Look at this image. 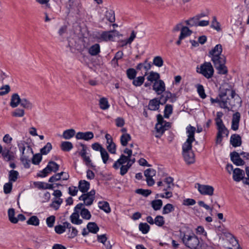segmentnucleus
I'll list each match as a JSON object with an SVG mask.
<instances>
[{
  "instance_id": "nucleus-39",
  "label": "nucleus",
  "mask_w": 249,
  "mask_h": 249,
  "mask_svg": "<svg viewBox=\"0 0 249 249\" xmlns=\"http://www.w3.org/2000/svg\"><path fill=\"white\" fill-rule=\"evenodd\" d=\"M99 106L100 108L103 110L107 109L109 107L107 100L104 97L100 99L99 101Z\"/></svg>"
},
{
  "instance_id": "nucleus-15",
  "label": "nucleus",
  "mask_w": 249,
  "mask_h": 249,
  "mask_svg": "<svg viewBox=\"0 0 249 249\" xmlns=\"http://www.w3.org/2000/svg\"><path fill=\"white\" fill-rule=\"evenodd\" d=\"M51 164H53L55 166V167H56V169L55 170V171L58 170L59 167V165L54 161H51L48 163L47 167L45 168L42 171H41L40 173L38 174L37 176L42 178L45 177L51 172H52L53 169L51 168L50 166Z\"/></svg>"
},
{
  "instance_id": "nucleus-46",
  "label": "nucleus",
  "mask_w": 249,
  "mask_h": 249,
  "mask_svg": "<svg viewBox=\"0 0 249 249\" xmlns=\"http://www.w3.org/2000/svg\"><path fill=\"white\" fill-rule=\"evenodd\" d=\"M173 106L171 105H166L164 110V116L166 118H168L169 116L172 113Z\"/></svg>"
},
{
  "instance_id": "nucleus-28",
  "label": "nucleus",
  "mask_w": 249,
  "mask_h": 249,
  "mask_svg": "<svg viewBox=\"0 0 249 249\" xmlns=\"http://www.w3.org/2000/svg\"><path fill=\"white\" fill-rule=\"evenodd\" d=\"M192 33V31L190 30L188 27H182L180 34V39H183L185 37L190 36Z\"/></svg>"
},
{
  "instance_id": "nucleus-49",
  "label": "nucleus",
  "mask_w": 249,
  "mask_h": 249,
  "mask_svg": "<svg viewBox=\"0 0 249 249\" xmlns=\"http://www.w3.org/2000/svg\"><path fill=\"white\" fill-rule=\"evenodd\" d=\"M52 149V146L50 142H47L46 145L40 149V153L42 155L47 154Z\"/></svg>"
},
{
  "instance_id": "nucleus-60",
  "label": "nucleus",
  "mask_w": 249,
  "mask_h": 249,
  "mask_svg": "<svg viewBox=\"0 0 249 249\" xmlns=\"http://www.w3.org/2000/svg\"><path fill=\"white\" fill-rule=\"evenodd\" d=\"M197 92L200 96V97L202 99L205 98L206 97V95L204 92V89L202 85H198L197 86Z\"/></svg>"
},
{
  "instance_id": "nucleus-17",
  "label": "nucleus",
  "mask_w": 249,
  "mask_h": 249,
  "mask_svg": "<svg viewBox=\"0 0 249 249\" xmlns=\"http://www.w3.org/2000/svg\"><path fill=\"white\" fill-rule=\"evenodd\" d=\"M233 179L236 182H239L241 180L243 181L245 177V172L244 170L236 168L234 169L232 173Z\"/></svg>"
},
{
  "instance_id": "nucleus-10",
  "label": "nucleus",
  "mask_w": 249,
  "mask_h": 249,
  "mask_svg": "<svg viewBox=\"0 0 249 249\" xmlns=\"http://www.w3.org/2000/svg\"><path fill=\"white\" fill-rule=\"evenodd\" d=\"M16 181V171L12 170L9 172V182L4 184L3 190L5 194H9L12 189L13 182Z\"/></svg>"
},
{
  "instance_id": "nucleus-1",
  "label": "nucleus",
  "mask_w": 249,
  "mask_h": 249,
  "mask_svg": "<svg viewBox=\"0 0 249 249\" xmlns=\"http://www.w3.org/2000/svg\"><path fill=\"white\" fill-rule=\"evenodd\" d=\"M196 127L189 125L186 128L187 139L182 145V154L184 159L188 164H193L195 161V154L192 150V142L195 141Z\"/></svg>"
},
{
  "instance_id": "nucleus-22",
  "label": "nucleus",
  "mask_w": 249,
  "mask_h": 249,
  "mask_svg": "<svg viewBox=\"0 0 249 249\" xmlns=\"http://www.w3.org/2000/svg\"><path fill=\"white\" fill-rule=\"evenodd\" d=\"M230 143L233 147L240 146L242 144L241 138L238 134H233L230 139Z\"/></svg>"
},
{
  "instance_id": "nucleus-21",
  "label": "nucleus",
  "mask_w": 249,
  "mask_h": 249,
  "mask_svg": "<svg viewBox=\"0 0 249 249\" xmlns=\"http://www.w3.org/2000/svg\"><path fill=\"white\" fill-rule=\"evenodd\" d=\"M174 179L171 177H168L164 179V185L162 190H171L175 186L173 182Z\"/></svg>"
},
{
  "instance_id": "nucleus-9",
  "label": "nucleus",
  "mask_w": 249,
  "mask_h": 249,
  "mask_svg": "<svg viewBox=\"0 0 249 249\" xmlns=\"http://www.w3.org/2000/svg\"><path fill=\"white\" fill-rule=\"evenodd\" d=\"M199 73L206 78L209 79L213 77L214 70L210 62H204L200 66Z\"/></svg>"
},
{
  "instance_id": "nucleus-20",
  "label": "nucleus",
  "mask_w": 249,
  "mask_h": 249,
  "mask_svg": "<svg viewBox=\"0 0 249 249\" xmlns=\"http://www.w3.org/2000/svg\"><path fill=\"white\" fill-rule=\"evenodd\" d=\"M240 119V114L238 112H236L233 114L231 128L234 130L236 131L239 128V124Z\"/></svg>"
},
{
  "instance_id": "nucleus-35",
  "label": "nucleus",
  "mask_w": 249,
  "mask_h": 249,
  "mask_svg": "<svg viewBox=\"0 0 249 249\" xmlns=\"http://www.w3.org/2000/svg\"><path fill=\"white\" fill-rule=\"evenodd\" d=\"M61 148L64 151H70L73 148V145L70 142H63L61 144Z\"/></svg>"
},
{
  "instance_id": "nucleus-54",
  "label": "nucleus",
  "mask_w": 249,
  "mask_h": 249,
  "mask_svg": "<svg viewBox=\"0 0 249 249\" xmlns=\"http://www.w3.org/2000/svg\"><path fill=\"white\" fill-rule=\"evenodd\" d=\"M144 79V76H139L133 79V84L136 87L140 86L143 83Z\"/></svg>"
},
{
  "instance_id": "nucleus-57",
  "label": "nucleus",
  "mask_w": 249,
  "mask_h": 249,
  "mask_svg": "<svg viewBox=\"0 0 249 249\" xmlns=\"http://www.w3.org/2000/svg\"><path fill=\"white\" fill-rule=\"evenodd\" d=\"M136 193L142 195L144 196H147L151 194V191L150 190H144L142 189H138L136 190Z\"/></svg>"
},
{
  "instance_id": "nucleus-47",
  "label": "nucleus",
  "mask_w": 249,
  "mask_h": 249,
  "mask_svg": "<svg viewBox=\"0 0 249 249\" xmlns=\"http://www.w3.org/2000/svg\"><path fill=\"white\" fill-rule=\"evenodd\" d=\"M105 16L107 19L110 22H115V14L114 11L112 10L107 11L106 13Z\"/></svg>"
},
{
  "instance_id": "nucleus-64",
  "label": "nucleus",
  "mask_w": 249,
  "mask_h": 249,
  "mask_svg": "<svg viewBox=\"0 0 249 249\" xmlns=\"http://www.w3.org/2000/svg\"><path fill=\"white\" fill-rule=\"evenodd\" d=\"M217 129H218L217 134H220L221 135H222L223 134H225L226 136H228L229 130L225 127V125H224L223 126L219 127L218 128H217Z\"/></svg>"
},
{
  "instance_id": "nucleus-11",
  "label": "nucleus",
  "mask_w": 249,
  "mask_h": 249,
  "mask_svg": "<svg viewBox=\"0 0 249 249\" xmlns=\"http://www.w3.org/2000/svg\"><path fill=\"white\" fill-rule=\"evenodd\" d=\"M156 170L153 169L148 168L144 171V175L146 177V180L147 185L149 186H153L155 183V181L152 177L155 176Z\"/></svg>"
},
{
  "instance_id": "nucleus-4",
  "label": "nucleus",
  "mask_w": 249,
  "mask_h": 249,
  "mask_svg": "<svg viewBox=\"0 0 249 249\" xmlns=\"http://www.w3.org/2000/svg\"><path fill=\"white\" fill-rule=\"evenodd\" d=\"M33 104L26 98H21L17 93V117H23L25 115V109H32Z\"/></svg>"
},
{
  "instance_id": "nucleus-37",
  "label": "nucleus",
  "mask_w": 249,
  "mask_h": 249,
  "mask_svg": "<svg viewBox=\"0 0 249 249\" xmlns=\"http://www.w3.org/2000/svg\"><path fill=\"white\" fill-rule=\"evenodd\" d=\"M2 156L4 159L6 161H11L14 160L15 158L13 153L10 152L9 150L6 152L3 151L2 153Z\"/></svg>"
},
{
  "instance_id": "nucleus-12",
  "label": "nucleus",
  "mask_w": 249,
  "mask_h": 249,
  "mask_svg": "<svg viewBox=\"0 0 249 249\" xmlns=\"http://www.w3.org/2000/svg\"><path fill=\"white\" fill-rule=\"evenodd\" d=\"M164 95H161L159 98H155L149 101L148 108L151 110H157L160 107V105L162 103V100Z\"/></svg>"
},
{
  "instance_id": "nucleus-48",
  "label": "nucleus",
  "mask_w": 249,
  "mask_h": 249,
  "mask_svg": "<svg viewBox=\"0 0 249 249\" xmlns=\"http://www.w3.org/2000/svg\"><path fill=\"white\" fill-rule=\"evenodd\" d=\"M153 64L158 67H161L163 64V61L162 57L160 56H157L153 59Z\"/></svg>"
},
{
  "instance_id": "nucleus-53",
  "label": "nucleus",
  "mask_w": 249,
  "mask_h": 249,
  "mask_svg": "<svg viewBox=\"0 0 249 249\" xmlns=\"http://www.w3.org/2000/svg\"><path fill=\"white\" fill-rule=\"evenodd\" d=\"M80 214L83 218L89 220L91 218V214L89 211L86 209L83 208L80 212Z\"/></svg>"
},
{
  "instance_id": "nucleus-52",
  "label": "nucleus",
  "mask_w": 249,
  "mask_h": 249,
  "mask_svg": "<svg viewBox=\"0 0 249 249\" xmlns=\"http://www.w3.org/2000/svg\"><path fill=\"white\" fill-rule=\"evenodd\" d=\"M100 153L103 162L104 163L106 164L109 159V155L108 153L105 148H102Z\"/></svg>"
},
{
  "instance_id": "nucleus-36",
  "label": "nucleus",
  "mask_w": 249,
  "mask_h": 249,
  "mask_svg": "<svg viewBox=\"0 0 249 249\" xmlns=\"http://www.w3.org/2000/svg\"><path fill=\"white\" fill-rule=\"evenodd\" d=\"M160 77V74L158 73L151 71L149 75L147 76V79L148 81L153 82L154 81H157L159 80Z\"/></svg>"
},
{
  "instance_id": "nucleus-7",
  "label": "nucleus",
  "mask_w": 249,
  "mask_h": 249,
  "mask_svg": "<svg viewBox=\"0 0 249 249\" xmlns=\"http://www.w3.org/2000/svg\"><path fill=\"white\" fill-rule=\"evenodd\" d=\"M122 36L118 31L112 30L109 31H103L98 37V39L103 41H113L115 37Z\"/></svg>"
},
{
  "instance_id": "nucleus-63",
  "label": "nucleus",
  "mask_w": 249,
  "mask_h": 249,
  "mask_svg": "<svg viewBox=\"0 0 249 249\" xmlns=\"http://www.w3.org/2000/svg\"><path fill=\"white\" fill-rule=\"evenodd\" d=\"M162 95H164V97L162 98V100L161 101L162 102L161 105L165 104L168 99L172 98V96H174L170 92L168 91H165L164 94Z\"/></svg>"
},
{
  "instance_id": "nucleus-25",
  "label": "nucleus",
  "mask_w": 249,
  "mask_h": 249,
  "mask_svg": "<svg viewBox=\"0 0 249 249\" xmlns=\"http://www.w3.org/2000/svg\"><path fill=\"white\" fill-rule=\"evenodd\" d=\"M79 215L78 212H74L70 216L71 221L72 223L80 225L82 223L83 221L79 218Z\"/></svg>"
},
{
  "instance_id": "nucleus-62",
  "label": "nucleus",
  "mask_w": 249,
  "mask_h": 249,
  "mask_svg": "<svg viewBox=\"0 0 249 249\" xmlns=\"http://www.w3.org/2000/svg\"><path fill=\"white\" fill-rule=\"evenodd\" d=\"M55 220V217L53 215H51L48 218H47L46 219V223L48 225V226L50 228H52L53 226L54 222Z\"/></svg>"
},
{
  "instance_id": "nucleus-59",
  "label": "nucleus",
  "mask_w": 249,
  "mask_h": 249,
  "mask_svg": "<svg viewBox=\"0 0 249 249\" xmlns=\"http://www.w3.org/2000/svg\"><path fill=\"white\" fill-rule=\"evenodd\" d=\"M63 200L60 198H58V199L53 201L52 203L50 205L51 207L53 208L55 210H57L60 204L62 203Z\"/></svg>"
},
{
  "instance_id": "nucleus-56",
  "label": "nucleus",
  "mask_w": 249,
  "mask_h": 249,
  "mask_svg": "<svg viewBox=\"0 0 249 249\" xmlns=\"http://www.w3.org/2000/svg\"><path fill=\"white\" fill-rule=\"evenodd\" d=\"M15 210L13 208H10L8 210V214L9 220L13 223H16V218L14 217L15 215Z\"/></svg>"
},
{
  "instance_id": "nucleus-19",
  "label": "nucleus",
  "mask_w": 249,
  "mask_h": 249,
  "mask_svg": "<svg viewBox=\"0 0 249 249\" xmlns=\"http://www.w3.org/2000/svg\"><path fill=\"white\" fill-rule=\"evenodd\" d=\"M222 46L221 44L216 45L209 52V56L211 58L223 56L222 53Z\"/></svg>"
},
{
  "instance_id": "nucleus-18",
  "label": "nucleus",
  "mask_w": 249,
  "mask_h": 249,
  "mask_svg": "<svg viewBox=\"0 0 249 249\" xmlns=\"http://www.w3.org/2000/svg\"><path fill=\"white\" fill-rule=\"evenodd\" d=\"M94 137L93 132L87 131L85 132H79L77 133L75 138L77 140H84L86 141L92 139Z\"/></svg>"
},
{
  "instance_id": "nucleus-3",
  "label": "nucleus",
  "mask_w": 249,
  "mask_h": 249,
  "mask_svg": "<svg viewBox=\"0 0 249 249\" xmlns=\"http://www.w3.org/2000/svg\"><path fill=\"white\" fill-rule=\"evenodd\" d=\"M182 241L184 245L190 249H204L205 248L204 244L200 242L198 238L194 233H183Z\"/></svg>"
},
{
  "instance_id": "nucleus-44",
  "label": "nucleus",
  "mask_w": 249,
  "mask_h": 249,
  "mask_svg": "<svg viewBox=\"0 0 249 249\" xmlns=\"http://www.w3.org/2000/svg\"><path fill=\"white\" fill-rule=\"evenodd\" d=\"M66 8L70 11L72 8L76 0H61Z\"/></svg>"
},
{
  "instance_id": "nucleus-14",
  "label": "nucleus",
  "mask_w": 249,
  "mask_h": 249,
  "mask_svg": "<svg viewBox=\"0 0 249 249\" xmlns=\"http://www.w3.org/2000/svg\"><path fill=\"white\" fill-rule=\"evenodd\" d=\"M198 190L199 193L202 195H207L209 196H212L213 194V188L209 185H200L197 183Z\"/></svg>"
},
{
  "instance_id": "nucleus-58",
  "label": "nucleus",
  "mask_w": 249,
  "mask_h": 249,
  "mask_svg": "<svg viewBox=\"0 0 249 249\" xmlns=\"http://www.w3.org/2000/svg\"><path fill=\"white\" fill-rule=\"evenodd\" d=\"M10 90V86L8 85L3 86L0 88V96L7 94Z\"/></svg>"
},
{
  "instance_id": "nucleus-31",
  "label": "nucleus",
  "mask_w": 249,
  "mask_h": 249,
  "mask_svg": "<svg viewBox=\"0 0 249 249\" xmlns=\"http://www.w3.org/2000/svg\"><path fill=\"white\" fill-rule=\"evenodd\" d=\"M87 229L89 232L96 233L99 230V228L95 222H89L87 225Z\"/></svg>"
},
{
  "instance_id": "nucleus-34",
  "label": "nucleus",
  "mask_w": 249,
  "mask_h": 249,
  "mask_svg": "<svg viewBox=\"0 0 249 249\" xmlns=\"http://www.w3.org/2000/svg\"><path fill=\"white\" fill-rule=\"evenodd\" d=\"M198 17L196 16L193 18H190L189 20H186L185 22L187 25L192 26H198L197 23H198Z\"/></svg>"
},
{
  "instance_id": "nucleus-27",
  "label": "nucleus",
  "mask_w": 249,
  "mask_h": 249,
  "mask_svg": "<svg viewBox=\"0 0 249 249\" xmlns=\"http://www.w3.org/2000/svg\"><path fill=\"white\" fill-rule=\"evenodd\" d=\"M75 134V131L73 129H69L63 132L62 137L66 140H69L72 138Z\"/></svg>"
},
{
  "instance_id": "nucleus-40",
  "label": "nucleus",
  "mask_w": 249,
  "mask_h": 249,
  "mask_svg": "<svg viewBox=\"0 0 249 249\" xmlns=\"http://www.w3.org/2000/svg\"><path fill=\"white\" fill-rule=\"evenodd\" d=\"M42 155L41 153H37L33 155L32 161L34 164L38 165L42 160Z\"/></svg>"
},
{
  "instance_id": "nucleus-13",
  "label": "nucleus",
  "mask_w": 249,
  "mask_h": 249,
  "mask_svg": "<svg viewBox=\"0 0 249 249\" xmlns=\"http://www.w3.org/2000/svg\"><path fill=\"white\" fill-rule=\"evenodd\" d=\"M153 89L158 95H161L165 90V86L162 80H158L154 82L153 85Z\"/></svg>"
},
{
  "instance_id": "nucleus-38",
  "label": "nucleus",
  "mask_w": 249,
  "mask_h": 249,
  "mask_svg": "<svg viewBox=\"0 0 249 249\" xmlns=\"http://www.w3.org/2000/svg\"><path fill=\"white\" fill-rule=\"evenodd\" d=\"M99 207L100 209L103 210L107 213H109L110 212V208L109 204L106 201L99 202Z\"/></svg>"
},
{
  "instance_id": "nucleus-26",
  "label": "nucleus",
  "mask_w": 249,
  "mask_h": 249,
  "mask_svg": "<svg viewBox=\"0 0 249 249\" xmlns=\"http://www.w3.org/2000/svg\"><path fill=\"white\" fill-rule=\"evenodd\" d=\"M229 242L231 245L228 246V249H241L237 240L233 237L230 238Z\"/></svg>"
},
{
  "instance_id": "nucleus-16",
  "label": "nucleus",
  "mask_w": 249,
  "mask_h": 249,
  "mask_svg": "<svg viewBox=\"0 0 249 249\" xmlns=\"http://www.w3.org/2000/svg\"><path fill=\"white\" fill-rule=\"evenodd\" d=\"M240 153L233 151L230 154L231 159L232 162L237 166L243 165L244 161L240 158Z\"/></svg>"
},
{
  "instance_id": "nucleus-41",
  "label": "nucleus",
  "mask_w": 249,
  "mask_h": 249,
  "mask_svg": "<svg viewBox=\"0 0 249 249\" xmlns=\"http://www.w3.org/2000/svg\"><path fill=\"white\" fill-rule=\"evenodd\" d=\"M79 199L84 201L85 205L90 206L93 203L94 198L92 197H88L87 196L82 195L79 197Z\"/></svg>"
},
{
  "instance_id": "nucleus-51",
  "label": "nucleus",
  "mask_w": 249,
  "mask_h": 249,
  "mask_svg": "<svg viewBox=\"0 0 249 249\" xmlns=\"http://www.w3.org/2000/svg\"><path fill=\"white\" fill-rule=\"evenodd\" d=\"M126 74L129 79H134L137 74V71L133 68H129L126 71Z\"/></svg>"
},
{
  "instance_id": "nucleus-45",
  "label": "nucleus",
  "mask_w": 249,
  "mask_h": 249,
  "mask_svg": "<svg viewBox=\"0 0 249 249\" xmlns=\"http://www.w3.org/2000/svg\"><path fill=\"white\" fill-rule=\"evenodd\" d=\"M139 230L143 234L148 233L150 230V226L146 223H141L139 224Z\"/></svg>"
},
{
  "instance_id": "nucleus-61",
  "label": "nucleus",
  "mask_w": 249,
  "mask_h": 249,
  "mask_svg": "<svg viewBox=\"0 0 249 249\" xmlns=\"http://www.w3.org/2000/svg\"><path fill=\"white\" fill-rule=\"evenodd\" d=\"M123 54H124V53L122 51L117 52L116 53L114 57L113 58V59L111 61L112 63H114V64H117L118 65V60L119 59L122 58V57L123 56Z\"/></svg>"
},
{
  "instance_id": "nucleus-23",
  "label": "nucleus",
  "mask_w": 249,
  "mask_h": 249,
  "mask_svg": "<svg viewBox=\"0 0 249 249\" xmlns=\"http://www.w3.org/2000/svg\"><path fill=\"white\" fill-rule=\"evenodd\" d=\"M90 184L89 182L83 180H80L79 182V189L82 193H86L89 188Z\"/></svg>"
},
{
  "instance_id": "nucleus-29",
  "label": "nucleus",
  "mask_w": 249,
  "mask_h": 249,
  "mask_svg": "<svg viewBox=\"0 0 249 249\" xmlns=\"http://www.w3.org/2000/svg\"><path fill=\"white\" fill-rule=\"evenodd\" d=\"M155 128L157 131V134L156 137L160 138L164 133L165 130V126L163 124H157L155 126Z\"/></svg>"
},
{
  "instance_id": "nucleus-6",
  "label": "nucleus",
  "mask_w": 249,
  "mask_h": 249,
  "mask_svg": "<svg viewBox=\"0 0 249 249\" xmlns=\"http://www.w3.org/2000/svg\"><path fill=\"white\" fill-rule=\"evenodd\" d=\"M213 65L219 74H226L228 72V69L225 66L226 58L223 56L211 58Z\"/></svg>"
},
{
  "instance_id": "nucleus-55",
  "label": "nucleus",
  "mask_w": 249,
  "mask_h": 249,
  "mask_svg": "<svg viewBox=\"0 0 249 249\" xmlns=\"http://www.w3.org/2000/svg\"><path fill=\"white\" fill-rule=\"evenodd\" d=\"M211 27L215 29L217 31L221 30L219 23L217 21L215 16L213 17V20L212 21Z\"/></svg>"
},
{
  "instance_id": "nucleus-2",
  "label": "nucleus",
  "mask_w": 249,
  "mask_h": 249,
  "mask_svg": "<svg viewBox=\"0 0 249 249\" xmlns=\"http://www.w3.org/2000/svg\"><path fill=\"white\" fill-rule=\"evenodd\" d=\"M20 160L26 168L30 167L32 156L34 154L31 143L25 141H20L18 143Z\"/></svg>"
},
{
  "instance_id": "nucleus-5",
  "label": "nucleus",
  "mask_w": 249,
  "mask_h": 249,
  "mask_svg": "<svg viewBox=\"0 0 249 249\" xmlns=\"http://www.w3.org/2000/svg\"><path fill=\"white\" fill-rule=\"evenodd\" d=\"M228 91L231 92L230 96H231V99H230L227 96V92H221L219 94V97L220 98V107L230 110L231 108H232L233 107L235 106V105L232 103L231 100L234 98L236 96V93L233 90L231 91L229 90Z\"/></svg>"
},
{
  "instance_id": "nucleus-50",
  "label": "nucleus",
  "mask_w": 249,
  "mask_h": 249,
  "mask_svg": "<svg viewBox=\"0 0 249 249\" xmlns=\"http://www.w3.org/2000/svg\"><path fill=\"white\" fill-rule=\"evenodd\" d=\"M165 223L164 218L161 215H157L154 219V224L159 227L162 226Z\"/></svg>"
},
{
  "instance_id": "nucleus-43",
  "label": "nucleus",
  "mask_w": 249,
  "mask_h": 249,
  "mask_svg": "<svg viewBox=\"0 0 249 249\" xmlns=\"http://www.w3.org/2000/svg\"><path fill=\"white\" fill-rule=\"evenodd\" d=\"M28 225L38 226L39 224V220L36 216H32L27 221Z\"/></svg>"
},
{
  "instance_id": "nucleus-30",
  "label": "nucleus",
  "mask_w": 249,
  "mask_h": 249,
  "mask_svg": "<svg viewBox=\"0 0 249 249\" xmlns=\"http://www.w3.org/2000/svg\"><path fill=\"white\" fill-rule=\"evenodd\" d=\"M126 162L127 164L126 165H124V164H122L119 167V168H120V173L121 176H124L125 174H126L129 169L132 166V163H130V161H127Z\"/></svg>"
},
{
  "instance_id": "nucleus-8",
  "label": "nucleus",
  "mask_w": 249,
  "mask_h": 249,
  "mask_svg": "<svg viewBox=\"0 0 249 249\" xmlns=\"http://www.w3.org/2000/svg\"><path fill=\"white\" fill-rule=\"evenodd\" d=\"M124 152L126 154L127 156L122 154L120 158L114 163L113 167L114 169H118L121 164L125 163L127 161H131L130 158L132 154V150L128 148H125Z\"/></svg>"
},
{
  "instance_id": "nucleus-33",
  "label": "nucleus",
  "mask_w": 249,
  "mask_h": 249,
  "mask_svg": "<svg viewBox=\"0 0 249 249\" xmlns=\"http://www.w3.org/2000/svg\"><path fill=\"white\" fill-rule=\"evenodd\" d=\"M162 205V201L160 199H156L152 201L151 206L155 211H158L160 209Z\"/></svg>"
},
{
  "instance_id": "nucleus-42",
  "label": "nucleus",
  "mask_w": 249,
  "mask_h": 249,
  "mask_svg": "<svg viewBox=\"0 0 249 249\" xmlns=\"http://www.w3.org/2000/svg\"><path fill=\"white\" fill-rule=\"evenodd\" d=\"M174 210V207L171 204L168 203L165 205L162 209V213L163 214L169 213Z\"/></svg>"
},
{
  "instance_id": "nucleus-32",
  "label": "nucleus",
  "mask_w": 249,
  "mask_h": 249,
  "mask_svg": "<svg viewBox=\"0 0 249 249\" xmlns=\"http://www.w3.org/2000/svg\"><path fill=\"white\" fill-rule=\"evenodd\" d=\"M131 137L130 135L128 133L123 134L120 138V141L121 144L125 146L127 145L128 142L131 140Z\"/></svg>"
},
{
  "instance_id": "nucleus-24",
  "label": "nucleus",
  "mask_w": 249,
  "mask_h": 249,
  "mask_svg": "<svg viewBox=\"0 0 249 249\" xmlns=\"http://www.w3.org/2000/svg\"><path fill=\"white\" fill-rule=\"evenodd\" d=\"M89 53L92 56L97 55L100 52V47L99 44H95L89 49Z\"/></svg>"
}]
</instances>
